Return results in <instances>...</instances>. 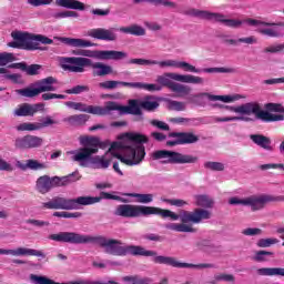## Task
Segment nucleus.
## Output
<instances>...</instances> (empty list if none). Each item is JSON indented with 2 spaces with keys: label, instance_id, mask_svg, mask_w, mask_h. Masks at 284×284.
I'll return each instance as SVG.
<instances>
[{
  "label": "nucleus",
  "instance_id": "1",
  "mask_svg": "<svg viewBox=\"0 0 284 284\" xmlns=\"http://www.w3.org/2000/svg\"><path fill=\"white\" fill-rule=\"evenodd\" d=\"M152 214L162 216V219H171V221H179L180 219L181 224H165L166 230H171V232H186L191 234H194L196 229L185 223H201L202 221L212 219V213L205 209H195L193 212L182 211L179 215L170 210H163L156 206L120 204L114 211L115 216H122L123 219H139V216H150Z\"/></svg>",
  "mask_w": 284,
  "mask_h": 284
},
{
  "label": "nucleus",
  "instance_id": "2",
  "mask_svg": "<svg viewBox=\"0 0 284 284\" xmlns=\"http://www.w3.org/2000/svg\"><path fill=\"white\" fill-rule=\"evenodd\" d=\"M150 139L141 133H124L123 141L113 142L104 156L108 159V155L112 154V156L119 159L124 165H140L143 159H145V146L143 143H148Z\"/></svg>",
  "mask_w": 284,
  "mask_h": 284
},
{
  "label": "nucleus",
  "instance_id": "3",
  "mask_svg": "<svg viewBox=\"0 0 284 284\" xmlns=\"http://www.w3.org/2000/svg\"><path fill=\"white\" fill-rule=\"evenodd\" d=\"M57 243H72L73 245H99L104 250H143L141 246H122L123 242L114 239H108L103 235H83L74 232H60L49 236Z\"/></svg>",
  "mask_w": 284,
  "mask_h": 284
},
{
  "label": "nucleus",
  "instance_id": "4",
  "mask_svg": "<svg viewBox=\"0 0 284 284\" xmlns=\"http://www.w3.org/2000/svg\"><path fill=\"white\" fill-rule=\"evenodd\" d=\"M80 143L83 148L77 151H69L67 154H71V160L79 163L81 168H90L93 165L98 170H108L110 168V159H105V155H95L101 148V140L97 136H81Z\"/></svg>",
  "mask_w": 284,
  "mask_h": 284
},
{
  "label": "nucleus",
  "instance_id": "5",
  "mask_svg": "<svg viewBox=\"0 0 284 284\" xmlns=\"http://www.w3.org/2000/svg\"><path fill=\"white\" fill-rule=\"evenodd\" d=\"M182 13L185 17H194L195 19H201L202 21H214V23H222V26H225L226 28H233L234 30L241 28L243 23H246V26H250V28H258V26H263L264 28H284V22H265L252 18L244 20L227 19L223 13L200 10L196 8L186 9Z\"/></svg>",
  "mask_w": 284,
  "mask_h": 284
},
{
  "label": "nucleus",
  "instance_id": "6",
  "mask_svg": "<svg viewBox=\"0 0 284 284\" xmlns=\"http://www.w3.org/2000/svg\"><path fill=\"white\" fill-rule=\"evenodd\" d=\"M105 199L106 201H120V203H128V200L112 195L108 192H101L100 196H78L74 199H68L65 196H53L49 202L42 203L44 210H81V205H94V203H101Z\"/></svg>",
  "mask_w": 284,
  "mask_h": 284
},
{
  "label": "nucleus",
  "instance_id": "7",
  "mask_svg": "<svg viewBox=\"0 0 284 284\" xmlns=\"http://www.w3.org/2000/svg\"><path fill=\"white\" fill-rule=\"evenodd\" d=\"M106 254L111 256H153V262L159 265H170L171 267H178L179 270L194 268V270H205L207 267H214L212 264H192L185 262H179L175 257L158 255L154 251L145 250H106Z\"/></svg>",
  "mask_w": 284,
  "mask_h": 284
},
{
  "label": "nucleus",
  "instance_id": "8",
  "mask_svg": "<svg viewBox=\"0 0 284 284\" xmlns=\"http://www.w3.org/2000/svg\"><path fill=\"white\" fill-rule=\"evenodd\" d=\"M174 81H180L181 83H193L195 85H202V83H205V80H203V78L192 74L183 75L179 73H164L156 78V82L161 85V88H169V90L175 92L176 94L187 97V94L192 92V88L181 83H176Z\"/></svg>",
  "mask_w": 284,
  "mask_h": 284
},
{
  "label": "nucleus",
  "instance_id": "9",
  "mask_svg": "<svg viewBox=\"0 0 284 284\" xmlns=\"http://www.w3.org/2000/svg\"><path fill=\"white\" fill-rule=\"evenodd\" d=\"M61 68L68 72H85L84 68H92L93 77H108L114 72L110 64L92 62L89 58L81 57L62 58Z\"/></svg>",
  "mask_w": 284,
  "mask_h": 284
},
{
  "label": "nucleus",
  "instance_id": "10",
  "mask_svg": "<svg viewBox=\"0 0 284 284\" xmlns=\"http://www.w3.org/2000/svg\"><path fill=\"white\" fill-rule=\"evenodd\" d=\"M11 37L14 41L9 42V48H16L18 50H48L45 47H41L39 43L43 45H52L54 41L43 34H34L28 32L16 31L11 33Z\"/></svg>",
  "mask_w": 284,
  "mask_h": 284
},
{
  "label": "nucleus",
  "instance_id": "11",
  "mask_svg": "<svg viewBox=\"0 0 284 284\" xmlns=\"http://www.w3.org/2000/svg\"><path fill=\"white\" fill-rule=\"evenodd\" d=\"M224 110L230 112H235L236 114H242V116L255 115V119L263 121L264 123H274L276 121H284L283 114H273L268 111H264L258 102H247L239 106L225 105Z\"/></svg>",
  "mask_w": 284,
  "mask_h": 284
},
{
  "label": "nucleus",
  "instance_id": "12",
  "mask_svg": "<svg viewBox=\"0 0 284 284\" xmlns=\"http://www.w3.org/2000/svg\"><path fill=\"white\" fill-rule=\"evenodd\" d=\"M153 161H161L166 159L162 163L171 165H192L199 163V156L193 154H183L176 151L158 150L152 153Z\"/></svg>",
  "mask_w": 284,
  "mask_h": 284
},
{
  "label": "nucleus",
  "instance_id": "13",
  "mask_svg": "<svg viewBox=\"0 0 284 284\" xmlns=\"http://www.w3.org/2000/svg\"><path fill=\"white\" fill-rule=\"evenodd\" d=\"M54 83H58V80L54 77H47L36 81L33 84H31V87L18 89L16 92L17 94H20V97L34 99V97H39V94H42V92H57Z\"/></svg>",
  "mask_w": 284,
  "mask_h": 284
},
{
  "label": "nucleus",
  "instance_id": "14",
  "mask_svg": "<svg viewBox=\"0 0 284 284\" xmlns=\"http://www.w3.org/2000/svg\"><path fill=\"white\" fill-rule=\"evenodd\" d=\"M114 111L120 112V114H133L135 116L134 121H143V111H141V105H139L136 100H130L126 106L114 101L106 102L104 106L105 116L112 114Z\"/></svg>",
  "mask_w": 284,
  "mask_h": 284
},
{
  "label": "nucleus",
  "instance_id": "15",
  "mask_svg": "<svg viewBox=\"0 0 284 284\" xmlns=\"http://www.w3.org/2000/svg\"><path fill=\"white\" fill-rule=\"evenodd\" d=\"M59 123L52 116L47 115L40 119V122H23L16 126L18 132H37L39 130H43V128H50L51 125H57Z\"/></svg>",
  "mask_w": 284,
  "mask_h": 284
},
{
  "label": "nucleus",
  "instance_id": "16",
  "mask_svg": "<svg viewBox=\"0 0 284 284\" xmlns=\"http://www.w3.org/2000/svg\"><path fill=\"white\" fill-rule=\"evenodd\" d=\"M41 145H43V138L32 134L19 136L14 140L16 150H37Z\"/></svg>",
  "mask_w": 284,
  "mask_h": 284
},
{
  "label": "nucleus",
  "instance_id": "17",
  "mask_svg": "<svg viewBox=\"0 0 284 284\" xmlns=\"http://www.w3.org/2000/svg\"><path fill=\"white\" fill-rule=\"evenodd\" d=\"M54 187H59V176L42 175L36 181V190L39 194H48Z\"/></svg>",
  "mask_w": 284,
  "mask_h": 284
},
{
  "label": "nucleus",
  "instance_id": "18",
  "mask_svg": "<svg viewBox=\"0 0 284 284\" xmlns=\"http://www.w3.org/2000/svg\"><path fill=\"white\" fill-rule=\"evenodd\" d=\"M64 105H67V108H71L72 110H78L79 112H87L88 114L105 116V106H94V105H88L83 102H72V101L65 102Z\"/></svg>",
  "mask_w": 284,
  "mask_h": 284
},
{
  "label": "nucleus",
  "instance_id": "19",
  "mask_svg": "<svg viewBox=\"0 0 284 284\" xmlns=\"http://www.w3.org/2000/svg\"><path fill=\"white\" fill-rule=\"evenodd\" d=\"M178 62L176 60L156 61L143 58H133L128 61L129 65H159L160 68H176Z\"/></svg>",
  "mask_w": 284,
  "mask_h": 284
},
{
  "label": "nucleus",
  "instance_id": "20",
  "mask_svg": "<svg viewBox=\"0 0 284 284\" xmlns=\"http://www.w3.org/2000/svg\"><path fill=\"white\" fill-rule=\"evenodd\" d=\"M88 37H92V39H98L99 41H116V29H105V28H98L91 29L88 31Z\"/></svg>",
  "mask_w": 284,
  "mask_h": 284
},
{
  "label": "nucleus",
  "instance_id": "21",
  "mask_svg": "<svg viewBox=\"0 0 284 284\" xmlns=\"http://www.w3.org/2000/svg\"><path fill=\"white\" fill-rule=\"evenodd\" d=\"M95 59L100 61H122L128 59V52L116 50H95Z\"/></svg>",
  "mask_w": 284,
  "mask_h": 284
},
{
  "label": "nucleus",
  "instance_id": "22",
  "mask_svg": "<svg viewBox=\"0 0 284 284\" xmlns=\"http://www.w3.org/2000/svg\"><path fill=\"white\" fill-rule=\"evenodd\" d=\"M272 201H274V197L271 195H253L246 197V205H248L253 212H257L258 210H263L266 203H272Z\"/></svg>",
  "mask_w": 284,
  "mask_h": 284
},
{
  "label": "nucleus",
  "instance_id": "23",
  "mask_svg": "<svg viewBox=\"0 0 284 284\" xmlns=\"http://www.w3.org/2000/svg\"><path fill=\"white\" fill-rule=\"evenodd\" d=\"M169 139H178L180 145H192L193 143H199V135L192 132H171L169 133Z\"/></svg>",
  "mask_w": 284,
  "mask_h": 284
},
{
  "label": "nucleus",
  "instance_id": "24",
  "mask_svg": "<svg viewBox=\"0 0 284 284\" xmlns=\"http://www.w3.org/2000/svg\"><path fill=\"white\" fill-rule=\"evenodd\" d=\"M64 45H70L71 48H92L97 45V43H92L90 40L77 39V38H63V37H54Z\"/></svg>",
  "mask_w": 284,
  "mask_h": 284
},
{
  "label": "nucleus",
  "instance_id": "25",
  "mask_svg": "<svg viewBox=\"0 0 284 284\" xmlns=\"http://www.w3.org/2000/svg\"><path fill=\"white\" fill-rule=\"evenodd\" d=\"M0 254L10 256H39L44 258L43 252L37 250H0Z\"/></svg>",
  "mask_w": 284,
  "mask_h": 284
},
{
  "label": "nucleus",
  "instance_id": "26",
  "mask_svg": "<svg viewBox=\"0 0 284 284\" xmlns=\"http://www.w3.org/2000/svg\"><path fill=\"white\" fill-rule=\"evenodd\" d=\"M19 170L26 172V170H45L48 169V164L41 163L37 160H27V163H22L21 161H17L16 163Z\"/></svg>",
  "mask_w": 284,
  "mask_h": 284
},
{
  "label": "nucleus",
  "instance_id": "27",
  "mask_svg": "<svg viewBox=\"0 0 284 284\" xmlns=\"http://www.w3.org/2000/svg\"><path fill=\"white\" fill-rule=\"evenodd\" d=\"M55 6L67 10H85V4L79 0H55Z\"/></svg>",
  "mask_w": 284,
  "mask_h": 284
},
{
  "label": "nucleus",
  "instance_id": "28",
  "mask_svg": "<svg viewBox=\"0 0 284 284\" xmlns=\"http://www.w3.org/2000/svg\"><path fill=\"white\" fill-rule=\"evenodd\" d=\"M88 121H90V115L88 114H74L63 119L64 123H69V125H73L77 128L85 125Z\"/></svg>",
  "mask_w": 284,
  "mask_h": 284
},
{
  "label": "nucleus",
  "instance_id": "29",
  "mask_svg": "<svg viewBox=\"0 0 284 284\" xmlns=\"http://www.w3.org/2000/svg\"><path fill=\"white\" fill-rule=\"evenodd\" d=\"M250 139L255 145L263 148V150L272 151V140L268 136L263 134H251Z\"/></svg>",
  "mask_w": 284,
  "mask_h": 284
},
{
  "label": "nucleus",
  "instance_id": "30",
  "mask_svg": "<svg viewBox=\"0 0 284 284\" xmlns=\"http://www.w3.org/2000/svg\"><path fill=\"white\" fill-rule=\"evenodd\" d=\"M77 181H81V173L78 170L65 176H58L59 187H65L71 185V183H77Z\"/></svg>",
  "mask_w": 284,
  "mask_h": 284
},
{
  "label": "nucleus",
  "instance_id": "31",
  "mask_svg": "<svg viewBox=\"0 0 284 284\" xmlns=\"http://www.w3.org/2000/svg\"><path fill=\"white\" fill-rule=\"evenodd\" d=\"M119 85H122L123 88H132V82L108 80L99 83V88H102V90H116Z\"/></svg>",
  "mask_w": 284,
  "mask_h": 284
},
{
  "label": "nucleus",
  "instance_id": "32",
  "mask_svg": "<svg viewBox=\"0 0 284 284\" xmlns=\"http://www.w3.org/2000/svg\"><path fill=\"white\" fill-rule=\"evenodd\" d=\"M194 199L195 205H197V207H204V210L214 207V200H212L207 194L194 195Z\"/></svg>",
  "mask_w": 284,
  "mask_h": 284
},
{
  "label": "nucleus",
  "instance_id": "33",
  "mask_svg": "<svg viewBox=\"0 0 284 284\" xmlns=\"http://www.w3.org/2000/svg\"><path fill=\"white\" fill-rule=\"evenodd\" d=\"M120 32L124 34H132L133 37H145V29L139 24L120 28Z\"/></svg>",
  "mask_w": 284,
  "mask_h": 284
},
{
  "label": "nucleus",
  "instance_id": "34",
  "mask_svg": "<svg viewBox=\"0 0 284 284\" xmlns=\"http://www.w3.org/2000/svg\"><path fill=\"white\" fill-rule=\"evenodd\" d=\"M13 53L2 52L0 53V74H8L10 71L3 67L8 65V63H12L16 61Z\"/></svg>",
  "mask_w": 284,
  "mask_h": 284
},
{
  "label": "nucleus",
  "instance_id": "35",
  "mask_svg": "<svg viewBox=\"0 0 284 284\" xmlns=\"http://www.w3.org/2000/svg\"><path fill=\"white\" fill-rule=\"evenodd\" d=\"M159 101L154 100V97L148 95L144 100L140 103V108L145 110L146 112H154L159 109Z\"/></svg>",
  "mask_w": 284,
  "mask_h": 284
},
{
  "label": "nucleus",
  "instance_id": "36",
  "mask_svg": "<svg viewBox=\"0 0 284 284\" xmlns=\"http://www.w3.org/2000/svg\"><path fill=\"white\" fill-rule=\"evenodd\" d=\"M131 88L146 90L148 92H161L163 90V87L159 84H149L143 82H131Z\"/></svg>",
  "mask_w": 284,
  "mask_h": 284
},
{
  "label": "nucleus",
  "instance_id": "37",
  "mask_svg": "<svg viewBox=\"0 0 284 284\" xmlns=\"http://www.w3.org/2000/svg\"><path fill=\"white\" fill-rule=\"evenodd\" d=\"M258 276H284L283 267H263L257 270Z\"/></svg>",
  "mask_w": 284,
  "mask_h": 284
},
{
  "label": "nucleus",
  "instance_id": "38",
  "mask_svg": "<svg viewBox=\"0 0 284 284\" xmlns=\"http://www.w3.org/2000/svg\"><path fill=\"white\" fill-rule=\"evenodd\" d=\"M211 97H213V94L207 92L197 93L192 97L191 103H194V105H199L200 108H205L207 105V102L205 101V99H207L209 101H212Z\"/></svg>",
  "mask_w": 284,
  "mask_h": 284
},
{
  "label": "nucleus",
  "instance_id": "39",
  "mask_svg": "<svg viewBox=\"0 0 284 284\" xmlns=\"http://www.w3.org/2000/svg\"><path fill=\"white\" fill-rule=\"evenodd\" d=\"M201 72H204L206 74H214V73H220V74H234L236 72V69L234 68H225V67H214V68H204L201 69Z\"/></svg>",
  "mask_w": 284,
  "mask_h": 284
},
{
  "label": "nucleus",
  "instance_id": "40",
  "mask_svg": "<svg viewBox=\"0 0 284 284\" xmlns=\"http://www.w3.org/2000/svg\"><path fill=\"white\" fill-rule=\"evenodd\" d=\"M124 283L131 284H152V278L150 277H141L140 275H126L122 277Z\"/></svg>",
  "mask_w": 284,
  "mask_h": 284
},
{
  "label": "nucleus",
  "instance_id": "41",
  "mask_svg": "<svg viewBox=\"0 0 284 284\" xmlns=\"http://www.w3.org/2000/svg\"><path fill=\"white\" fill-rule=\"evenodd\" d=\"M126 196H131L132 199H136V203H143V204H148V203H152V201H154V195L152 193H129L126 194Z\"/></svg>",
  "mask_w": 284,
  "mask_h": 284
},
{
  "label": "nucleus",
  "instance_id": "42",
  "mask_svg": "<svg viewBox=\"0 0 284 284\" xmlns=\"http://www.w3.org/2000/svg\"><path fill=\"white\" fill-rule=\"evenodd\" d=\"M16 116H34L32 104L24 103L14 111Z\"/></svg>",
  "mask_w": 284,
  "mask_h": 284
},
{
  "label": "nucleus",
  "instance_id": "43",
  "mask_svg": "<svg viewBox=\"0 0 284 284\" xmlns=\"http://www.w3.org/2000/svg\"><path fill=\"white\" fill-rule=\"evenodd\" d=\"M257 32L264 37H271L272 39H281V37H284L283 32L275 28L258 29Z\"/></svg>",
  "mask_w": 284,
  "mask_h": 284
},
{
  "label": "nucleus",
  "instance_id": "44",
  "mask_svg": "<svg viewBox=\"0 0 284 284\" xmlns=\"http://www.w3.org/2000/svg\"><path fill=\"white\" fill-rule=\"evenodd\" d=\"M215 123H227L229 121H245L246 123L250 121H254V119L245 115L241 116H226V118H215Z\"/></svg>",
  "mask_w": 284,
  "mask_h": 284
},
{
  "label": "nucleus",
  "instance_id": "45",
  "mask_svg": "<svg viewBox=\"0 0 284 284\" xmlns=\"http://www.w3.org/2000/svg\"><path fill=\"white\" fill-rule=\"evenodd\" d=\"M204 168L211 172H223L225 170V164H223V162L209 161L204 163Z\"/></svg>",
  "mask_w": 284,
  "mask_h": 284
},
{
  "label": "nucleus",
  "instance_id": "46",
  "mask_svg": "<svg viewBox=\"0 0 284 284\" xmlns=\"http://www.w3.org/2000/svg\"><path fill=\"white\" fill-rule=\"evenodd\" d=\"M65 94H83V92H90V87L85 84H78L71 89H67Z\"/></svg>",
  "mask_w": 284,
  "mask_h": 284
},
{
  "label": "nucleus",
  "instance_id": "47",
  "mask_svg": "<svg viewBox=\"0 0 284 284\" xmlns=\"http://www.w3.org/2000/svg\"><path fill=\"white\" fill-rule=\"evenodd\" d=\"M53 216L58 217V219H81V216H83V213L81 212H74V213H70V212H54Z\"/></svg>",
  "mask_w": 284,
  "mask_h": 284
},
{
  "label": "nucleus",
  "instance_id": "48",
  "mask_svg": "<svg viewBox=\"0 0 284 284\" xmlns=\"http://www.w3.org/2000/svg\"><path fill=\"white\" fill-rule=\"evenodd\" d=\"M236 99H243L242 95H211V101H222L223 103H232V101H236Z\"/></svg>",
  "mask_w": 284,
  "mask_h": 284
},
{
  "label": "nucleus",
  "instance_id": "49",
  "mask_svg": "<svg viewBox=\"0 0 284 284\" xmlns=\"http://www.w3.org/2000/svg\"><path fill=\"white\" fill-rule=\"evenodd\" d=\"M281 243L276 237H268V239H260L257 241V247H272V245H276Z\"/></svg>",
  "mask_w": 284,
  "mask_h": 284
},
{
  "label": "nucleus",
  "instance_id": "50",
  "mask_svg": "<svg viewBox=\"0 0 284 284\" xmlns=\"http://www.w3.org/2000/svg\"><path fill=\"white\" fill-rule=\"evenodd\" d=\"M72 54H75L77 57H88L89 59H97V50H88V49H79L73 50Z\"/></svg>",
  "mask_w": 284,
  "mask_h": 284
},
{
  "label": "nucleus",
  "instance_id": "51",
  "mask_svg": "<svg viewBox=\"0 0 284 284\" xmlns=\"http://www.w3.org/2000/svg\"><path fill=\"white\" fill-rule=\"evenodd\" d=\"M184 70L185 72H193L195 74H201V69H196V67L185 62V61H180L178 62V67Z\"/></svg>",
  "mask_w": 284,
  "mask_h": 284
},
{
  "label": "nucleus",
  "instance_id": "52",
  "mask_svg": "<svg viewBox=\"0 0 284 284\" xmlns=\"http://www.w3.org/2000/svg\"><path fill=\"white\" fill-rule=\"evenodd\" d=\"M39 70H41L40 64L28 65L26 63V69H22V72H26V74H28L29 77H37V74H39Z\"/></svg>",
  "mask_w": 284,
  "mask_h": 284
},
{
  "label": "nucleus",
  "instance_id": "53",
  "mask_svg": "<svg viewBox=\"0 0 284 284\" xmlns=\"http://www.w3.org/2000/svg\"><path fill=\"white\" fill-rule=\"evenodd\" d=\"M274 253L270 251H258L255 253V256H253V261H256L257 263H263V261H267V256H273Z\"/></svg>",
  "mask_w": 284,
  "mask_h": 284
},
{
  "label": "nucleus",
  "instance_id": "54",
  "mask_svg": "<svg viewBox=\"0 0 284 284\" xmlns=\"http://www.w3.org/2000/svg\"><path fill=\"white\" fill-rule=\"evenodd\" d=\"M168 110H175V112H183V110H185V103L170 100L168 103Z\"/></svg>",
  "mask_w": 284,
  "mask_h": 284
},
{
  "label": "nucleus",
  "instance_id": "55",
  "mask_svg": "<svg viewBox=\"0 0 284 284\" xmlns=\"http://www.w3.org/2000/svg\"><path fill=\"white\" fill-rule=\"evenodd\" d=\"M53 19H68V17H72L77 19L79 13L77 11H62L52 14Z\"/></svg>",
  "mask_w": 284,
  "mask_h": 284
},
{
  "label": "nucleus",
  "instance_id": "56",
  "mask_svg": "<svg viewBox=\"0 0 284 284\" xmlns=\"http://www.w3.org/2000/svg\"><path fill=\"white\" fill-rule=\"evenodd\" d=\"M243 236H261L263 234V230L258 227H247L242 230Z\"/></svg>",
  "mask_w": 284,
  "mask_h": 284
},
{
  "label": "nucleus",
  "instance_id": "57",
  "mask_svg": "<svg viewBox=\"0 0 284 284\" xmlns=\"http://www.w3.org/2000/svg\"><path fill=\"white\" fill-rule=\"evenodd\" d=\"M163 203H168L169 205H174L175 207H183L187 205V202L185 200L180 199H162Z\"/></svg>",
  "mask_w": 284,
  "mask_h": 284
},
{
  "label": "nucleus",
  "instance_id": "58",
  "mask_svg": "<svg viewBox=\"0 0 284 284\" xmlns=\"http://www.w3.org/2000/svg\"><path fill=\"white\" fill-rule=\"evenodd\" d=\"M149 3H152L153 6H164V8H176V2L170 0H149Z\"/></svg>",
  "mask_w": 284,
  "mask_h": 284
},
{
  "label": "nucleus",
  "instance_id": "59",
  "mask_svg": "<svg viewBox=\"0 0 284 284\" xmlns=\"http://www.w3.org/2000/svg\"><path fill=\"white\" fill-rule=\"evenodd\" d=\"M151 125L153 128H158V130H163L164 132H170V124L161 121V120H151Z\"/></svg>",
  "mask_w": 284,
  "mask_h": 284
},
{
  "label": "nucleus",
  "instance_id": "60",
  "mask_svg": "<svg viewBox=\"0 0 284 284\" xmlns=\"http://www.w3.org/2000/svg\"><path fill=\"white\" fill-rule=\"evenodd\" d=\"M214 278L217 282L224 281V283H234V281H235L234 275L225 274V273L217 274L214 276Z\"/></svg>",
  "mask_w": 284,
  "mask_h": 284
},
{
  "label": "nucleus",
  "instance_id": "61",
  "mask_svg": "<svg viewBox=\"0 0 284 284\" xmlns=\"http://www.w3.org/2000/svg\"><path fill=\"white\" fill-rule=\"evenodd\" d=\"M197 247L200 250H205V248H214V243H212L211 240H200L197 243H196Z\"/></svg>",
  "mask_w": 284,
  "mask_h": 284
},
{
  "label": "nucleus",
  "instance_id": "62",
  "mask_svg": "<svg viewBox=\"0 0 284 284\" xmlns=\"http://www.w3.org/2000/svg\"><path fill=\"white\" fill-rule=\"evenodd\" d=\"M27 223H29V225H34L36 227H49L50 225L49 221L41 220H27Z\"/></svg>",
  "mask_w": 284,
  "mask_h": 284
},
{
  "label": "nucleus",
  "instance_id": "63",
  "mask_svg": "<svg viewBox=\"0 0 284 284\" xmlns=\"http://www.w3.org/2000/svg\"><path fill=\"white\" fill-rule=\"evenodd\" d=\"M284 50V44H277V45H272L268 48L264 49L265 53H271V54H276L277 52H283Z\"/></svg>",
  "mask_w": 284,
  "mask_h": 284
},
{
  "label": "nucleus",
  "instance_id": "64",
  "mask_svg": "<svg viewBox=\"0 0 284 284\" xmlns=\"http://www.w3.org/2000/svg\"><path fill=\"white\" fill-rule=\"evenodd\" d=\"M52 99H67V95L64 94H57V93H43L42 100L43 101H50Z\"/></svg>",
  "mask_w": 284,
  "mask_h": 284
}]
</instances>
